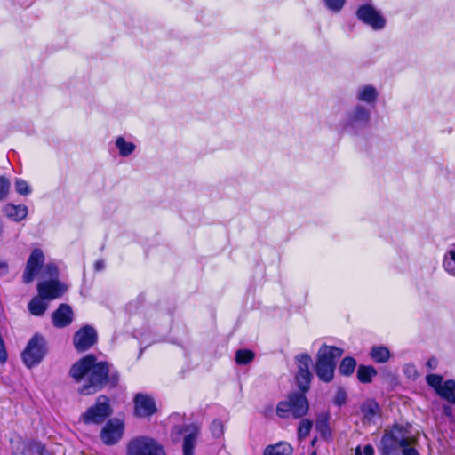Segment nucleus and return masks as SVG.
I'll list each match as a JSON object with an SVG mask.
<instances>
[{"label":"nucleus","instance_id":"16","mask_svg":"<svg viewBox=\"0 0 455 455\" xmlns=\"http://www.w3.org/2000/svg\"><path fill=\"white\" fill-rule=\"evenodd\" d=\"M134 412L140 418H146L156 411V405L153 397L145 394H137L134 397Z\"/></svg>","mask_w":455,"mask_h":455},{"label":"nucleus","instance_id":"14","mask_svg":"<svg viewBox=\"0 0 455 455\" xmlns=\"http://www.w3.org/2000/svg\"><path fill=\"white\" fill-rule=\"evenodd\" d=\"M123 430L124 426L119 419H110L101 430L100 437L102 442L108 445L117 443L123 435Z\"/></svg>","mask_w":455,"mask_h":455},{"label":"nucleus","instance_id":"44","mask_svg":"<svg viewBox=\"0 0 455 455\" xmlns=\"http://www.w3.org/2000/svg\"><path fill=\"white\" fill-rule=\"evenodd\" d=\"M375 451L371 444H367L363 447V454L364 455H374Z\"/></svg>","mask_w":455,"mask_h":455},{"label":"nucleus","instance_id":"25","mask_svg":"<svg viewBox=\"0 0 455 455\" xmlns=\"http://www.w3.org/2000/svg\"><path fill=\"white\" fill-rule=\"evenodd\" d=\"M443 267L447 274L455 277V244L451 245L445 252Z\"/></svg>","mask_w":455,"mask_h":455},{"label":"nucleus","instance_id":"48","mask_svg":"<svg viewBox=\"0 0 455 455\" xmlns=\"http://www.w3.org/2000/svg\"><path fill=\"white\" fill-rule=\"evenodd\" d=\"M311 455H316V454L314 452V453H312Z\"/></svg>","mask_w":455,"mask_h":455},{"label":"nucleus","instance_id":"31","mask_svg":"<svg viewBox=\"0 0 455 455\" xmlns=\"http://www.w3.org/2000/svg\"><path fill=\"white\" fill-rule=\"evenodd\" d=\"M313 427V422L307 419H303L300 420L298 427V437L299 439L306 438Z\"/></svg>","mask_w":455,"mask_h":455},{"label":"nucleus","instance_id":"13","mask_svg":"<svg viewBox=\"0 0 455 455\" xmlns=\"http://www.w3.org/2000/svg\"><path fill=\"white\" fill-rule=\"evenodd\" d=\"M380 96L379 90L373 84H360L355 92V98L359 102L368 107H375Z\"/></svg>","mask_w":455,"mask_h":455},{"label":"nucleus","instance_id":"35","mask_svg":"<svg viewBox=\"0 0 455 455\" xmlns=\"http://www.w3.org/2000/svg\"><path fill=\"white\" fill-rule=\"evenodd\" d=\"M323 2L329 10L338 12L343 8L346 0H323Z\"/></svg>","mask_w":455,"mask_h":455},{"label":"nucleus","instance_id":"41","mask_svg":"<svg viewBox=\"0 0 455 455\" xmlns=\"http://www.w3.org/2000/svg\"><path fill=\"white\" fill-rule=\"evenodd\" d=\"M33 449L39 455H53L48 451L42 443H35Z\"/></svg>","mask_w":455,"mask_h":455},{"label":"nucleus","instance_id":"21","mask_svg":"<svg viewBox=\"0 0 455 455\" xmlns=\"http://www.w3.org/2000/svg\"><path fill=\"white\" fill-rule=\"evenodd\" d=\"M436 394L447 403L455 404V380H445L436 391Z\"/></svg>","mask_w":455,"mask_h":455},{"label":"nucleus","instance_id":"27","mask_svg":"<svg viewBox=\"0 0 455 455\" xmlns=\"http://www.w3.org/2000/svg\"><path fill=\"white\" fill-rule=\"evenodd\" d=\"M44 299L40 296L35 297L31 299L28 304V309L33 315L40 316L45 312L47 304L44 301Z\"/></svg>","mask_w":455,"mask_h":455},{"label":"nucleus","instance_id":"24","mask_svg":"<svg viewBox=\"0 0 455 455\" xmlns=\"http://www.w3.org/2000/svg\"><path fill=\"white\" fill-rule=\"evenodd\" d=\"M292 451L293 449L289 443L281 442L274 445H268L264 451V455H291Z\"/></svg>","mask_w":455,"mask_h":455},{"label":"nucleus","instance_id":"20","mask_svg":"<svg viewBox=\"0 0 455 455\" xmlns=\"http://www.w3.org/2000/svg\"><path fill=\"white\" fill-rule=\"evenodd\" d=\"M4 212L7 218L19 222L27 217L28 209L24 204H7L4 207Z\"/></svg>","mask_w":455,"mask_h":455},{"label":"nucleus","instance_id":"22","mask_svg":"<svg viewBox=\"0 0 455 455\" xmlns=\"http://www.w3.org/2000/svg\"><path fill=\"white\" fill-rule=\"evenodd\" d=\"M115 147L122 157L132 156L136 149V145L132 141L127 140L124 136H117L116 138Z\"/></svg>","mask_w":455,"mask_h":455},{"label":"nucleus","instance_id":"15","mask_svg":"<svg viewBox=\"0 0 455 455\" xmlns=\"http://www.w3.org/2000/svg\"><path fill=\"white\" fill-rule=\"evenodd\" d=\"M66 290V285L57 280L44 281L37 284L39 296L49 300L60 298Z\"/></svg>","mask_w":455,"mask_h":455},{"label":"nucleus","instance_id":"12","mask_svg":"<svg viewBox=\"0 0 455 455\" xmlns=\"http://www.w3.org/2000/svg\"><path fill=\"white\" fill-rule=\"evenodd\" d=\"M44 262V255L41 249H34L30 253L23 272V282L30 283L38 275Z\"/></svg>","mask_w":455,"mask_h":455},{"label":"nucleus","instance_id":"10","mask_svg":"<svg viewBox=\"0 0 455 455\" xmlns=\"http://www.w3.org/2000/svg\"><path fill=\"white\" fill-rule=\"evenodd\" d=\"M298 371L296 374V381L299 389L305 393L309 388V384L313 375L310 371L312 358L308 354H299L295 357Z\"/></svg>","mask_w":455,"mask_h":455},{"label":"nucleus","instance_id":"7","mask_svg":"<svg viewBox=\"0 0 455 455\" xmlns=\"http://www.w3.org/2000/svg\"><path fill=\"white\" fill-rule=\"evenodd\" d=\"M112 413L109 399L106 395L98 396L94 405L81 415L85 424H100Z\"/></svg>","mask_w":455,"mask_h":455},{"label":"nucleus","instance_id":"4","mask_svg":"<svg viewBox=\"0 0 455 455\" xmlns=\"http://www.w3.org/2000/svg\"><path fill=\"white\" fill-rule=\"evenodd\" d=\"M371 117L370 108L357 103L346 113L340 121V127L343 132L355 135L369 126Z\"/></svg>","mask_w":455,"mask_h":455},{"label":"nucleus","instance_id":"42","mask_svg":"<svg viewBox=\"0 0 455 455\" xmlns=\"http://www.w3.org/2000/svg\"><path fill=\"white\" fill-rule=\"evenodd\" d=\"M9 272V267L7 262L0 260V277L6 276Z\"/></svg>","mask_w":455,"mask_h":455},{"label":"nucleus","instance_id":"6","mask_svg":"<svg viewBox=\"0 0 455 455\" xmlns=\"http://www.w3.org/2000/svg\"><path fill=\"white\" fill-rule=\"evenodd\" d=\"M47 353V342L40 334H35L21 354L22 361L28 368L41 363Z\"/></svg>","mask_w":455,"mask_h":455},{"label":"nucleus","instance_id":"38","mask_svg":"<svg viewBox=\"0 0 455 455\" xmlns=\"http://www.w3.org/2000/svg\"><path fill=\"white\" fill-rule=\"evenodd\" d=\"M44 275L49 277H56L58 275V267L54 263H48L44 266Z\"/></svg>","mask_w":455,"mask_h":455},{"label":"nucleus","instance_id":"33","mask_svg":"<svg viewBox=\"0 0 455 455\" xmlns=\"http://www.w3.org/2000/svg\"><path fill=\"white\" fill-rule=\"evenodd\" d=\"M426 381L428 386L435 389V392L440 388V387L443 383V377L438 374L427 375Z\"/></svg>","mask_w":455,"mask_h":455},{"label":"nucleus","instance_id":"43","mask_svg":"<svg viewBox=\"0 0 455 455\" xmlns=\"http://www.w3.org/2000/svg\"><path fill=\"white\" fill-rule=\"evenodd\" d=\"M438 365V360L435 357H431L427 360L426 366L428 370H435Z\"/></svg>","mask_w":455,"mask_h":455},{"label":"nucleus","instance_id":"30","mask_svg":"<svg viewBox=\"0 0 455 455\" xmlns=\"http://www.w3.org/2000/svg\"><path fill=\"white\" fill-rule=\"evenodd\" d=\"M356 366V361L353 357H345L339 364V372L342 375H351Z\"/></svg>","mask_w":455,"mask_h":455},{"label":"nucleus","instance_id":"18","mask_svg":"<svg viewBox=\"0 0 455 455\" xmlns=\"http://www.w3.org/2000/svg\"><path fill=\"white\" fill-rule=\"evenodd\" d=\"M73 310L68 304H60L52 313V323L57 328H65L73 321Z\"/></svg>","mask_w":455,"mask_h":455},{"label":"nucleus","instance_id":"17","mask_svg":"<svg viewBox=\"0 0 455 455\" xmlns=\"http://www.w3.org/2000/svg\"><path fill=\"white\" fill-rule=\"evenodd\" d=\"M180 433L185 434L182 447L183 454L193 455L196 440L200 434V426L196 423L186 425L180 430Z\"/></svg>","mask_w":455,"mask_h":455},{"label":"nucleus","instance_id":"39","mask_svg":"<svg viewBox=\"0 0 455 455\" xmlns=\"http://www.w3.org/2000/svg\"><path fill=\"white\" fill-rule=\"evenodd\" d=\"M347 402V393L343 388L338 389L335 395L334 403L338 406L345 404Z\"/></svg>","mask_w":455,"mask_h":455},{"label":"nucleus","instance_id":"28","mask_svg":"<svg viewBox=\"0 0 455 455\" xmlns=\"http://www.w3.org/2000/svg\"><path fill=\"white\" fill-rule=\"evenodd\" d=\"M329 419L330 413L328 411H323L317 416L315 427L323 435L330 434Z\"/></svg>","mask_w":455,"mask_h":455},{"label":"nucleus","instance_id":"9","mask_svg":"<svg viewBox=\"0 0 455 455\" xmlns=\"http://www.w3.org/2000/svg\"><path fill=\"white\" fill-rule=\"evenodd\" d=\"M356 15L359 20L375 31L382 30L386 27L385 17L370 3L361 4Z\"/></svg>","mask_w":455,"mask_h":455},{"label":"nucleus","instance_id":"45","mask_svg":"<svg viewBox=\"0 0 455 455\" xmlns=\"http://www.w3.org/2000/svg\"><path fill=\"white\" fill-rule=\"evenodd\" d=\"M105 267V264H104V261L103 260H98L96 263H95V268L97 270H102Z\"/></svg>","mask_w":455,"mask_h":455},{"label":"nucleus","instance_id":"8","mask_svg":"<svg viewBox=\"0 0 455 455\" xmlns=\"http://www.w3.org/2000/svg\"><path fill=\"white\" fill-rule=\"evenodd\" d=\"M127 455H165V453L163 447L153 438L140 436L129 443Z\"/></svg>","mask_w":455,"mask_h":455},{"label":"nucleus","instance_id":"3","mask_svg":"<svg viewBox=\"0 0 455 455\" xmlns=\"http://www.w3.org/2000/svg\"><path fill=\"white\" fill-rule=\"evenodd\" d=\"M343 350L331 346L323 345L317 353L315 372L317 377L330 382L333 379L337 361L341 357Z\"/></svg>","mask_w":455,"mask_h":455},{"label":"nucleus","instance_id":"36","mask_svg":"<svg viewBox=\"0 0 455 455\" xmlns=\"http://www.w3.org/2000/svg\"><path fill=\"white\" fill-rule=\"evenodd\" d=\"M10 181L4 177H0V201L6 198L10 190Z\"/></svg>","mask_w":455,"mask_h":455},{"label":"nucleus","instance_id":"2","mask_svg":"<svg viewBox=\"0 0 455 455\" xmlns=\"http://www.w3.org/2000/svg\"><path fill=\"white\" fill-rule=\"evenodd\" d=\"M415 438L401 425L386 429L379 447L380 455H419L414 448Z\"/></svg>","mask_w":455,"mask_h":455},{"label":"nucleus","instance_id":"1","mask_svg":"<svg viewBox=\"0 0 455 455\" xmlns=\"http://www.w3.org/2000/svg\"><path fill=\"white\" fill-rule=\"evenodd\" d=\"M69 375L84 384L78 388L79 394L90 395L101 390L107 385L115 387L119 380V373L112 364L106 361H98L90 354L76 362L69 371Z\"/></svg>","mask_w":455,"mask_h":455},{"label":"nucleus","instance_id":"47","mask_svg":"<svg viewBox=\"0 0 455 455\" xmlns=\"http://www.w3.org/2000/svg\"><path fill=\"white\" fill-rule=\"evenodd\" d=\"M355 455H361V449H360V447H357L355 449Z\"/></svg>","mask_w":455,"mask_h":455},{"label":"nucleus","instance_id":"29","mask_svg":"<svg viewBox=\"0 0 455 455\" xmlns=\"http://www.w3.org/2000/svg\"><path fill=\"white\" fill-rule=\"evenodd\" d=\"M255 357L254 353L249 349H238L235 352V360L239 365H246L251 363Z\"/></svg>","mask_w":455,"mask_h":455},{"label":"nucleus","instance_id":"11","mask_svg":"<svg viewBox=\"0 0 455 455\" xmlns=\"http://www.w3.org/2000/svg\"><path fill=\"white\" fill-rule=\"evenodd\" d=\"M97 331L91 325H84L76 331L73 337V345L76 351L85 352L97 342Z\"/></svg>","mask_w":455,"mask_h":455},{"label":"nucleus","instance_id":"23","mask_svg":"<svg viewBox=\"0 0 455 455\" xmlns=\"http://www.w3.org/2000/svg\"><path fill=\"white\" fill-rule=\"evenodd\" d=\"M371 358L378 363H385L391 357L390 350L385 346H373L370 351Z\"/></svg>","mask_w":455,"mask_h":455},{"label":"nucleus","instance_id":"37","mask_svg":"<svg viewBox=\"0 0 455 455\" xmlns=\"http://www.w3.org/2000/svg\"><path fill=\"white\" fill-rule=\"evenodd\" d=\"M404 374L412 379H416L418 378V371L414 364L407 363L403 366Z\"/></svg>","mask_w":455,"mask_h":455},{"label":"nucleus","instance_id":"19","mask_svg":"<svg viewBox=\"0 0 455 455\" xmlns=\"http://www.w3.org/2000/svg\"><path fill=\"white\" fill-rule=\"evenodd\" d=\"M361 412L363 423H375L379 417L380 408L375 400L368 399L362 403Z\"/></svg>","mask_w":455,"mask_h":455},{"label":"nucleus","instance_id":"46","mask_svg":"<svg viewBox=\"0 0 455 455\" xmlns=\"http://www.w3.org/2000/svg\"><path fill=\"white\" fill-rule=\"evenodd\" d=\"M444 413H445L446 415H448V416H449V415H451V408H450V407H448V406L444 407Z\"/></svg>","mask_w":455,"mask_h":455},{"label":"nucleus","instance_id":"40","mask_svg":"<svg viewBox=\"0 0 455 455\" xmlns=\"http://www.w3.org/2000/svg\"><path fill=\"white\" fill-rule=\"evenodd\" d=\"M8 359V353L6 350V347L4 341L0 334V363H4Z\"/></svg>","mask_w":455,"mask_h":455},{"label":"nucleus","instance_id":"26","mask_svg":"<svg viewBox=\"0 0 455 455\" xmlns=\"http://www.w3.org/2000/svg\"><path fill=\"white\" fill-rule=\"evenodd\" d=\"M378 374L377 370L371 365H359L357 369V379L361 383H371Z\"/></svg>","mask_w":455,"mask_h":455},{"label":"nucleus","instance_id":"5","mask_svg":"<svg viewBox=\"0 0 455 455\" xmlns=\"http://www.w3.org/2000/svg\"><path fill=\"white\" fill-rule=\"evenodd\" d=\"M308 408V401L305 395L293 393L288 397V400L282 401L277 404L276 414L283 419L288 418L289 414L299 419L307 413Z\"/></svg>","mask_w":455,"mask_h":455},{"label":"nucleus","instance_id":"34","mask_svg":"<svg viewBox=\"0 0 455 455\" xmlns=\"http://www.w3.org/2000/svg\"><path fill=\"white\" fill-rule=\"evenodd\" d=\"M210 431L213 437L219 438L224 433V425L221 420L214 419L210 425Z\"/></svg>","mask_w":455,"mask_h":455},{"label":"nucleus","instance_id":"32","mask_svg":"<svg viewBox=\"0 0 455 455\" xmlns=\"http://www.w3.org/2000/svg\"><path fill=\"white\" fill-rule=\"evenodd\" d=\"M14 186L16 192L21 196H28L31 193L30 186L22 179H17Z\"/></svg>","mask_w":455,"mask_h":455}]
</instances>
